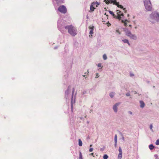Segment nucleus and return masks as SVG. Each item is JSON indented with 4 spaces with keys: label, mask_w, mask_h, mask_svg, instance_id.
<instances>
[{
    "label": "nucleus",
    "mask_w": 159,
    "mask_h": 159,
    "mask_svg": "<svg viewBox=\"0 0 159 159\" xmlns=\"http://www.w3.org/2000/svg\"><path fill=\"white\" fill-rule=\"evenodd\" d=\"M65 28L68 30V33L72 36H74L77 34L76 29L72 25H67Z\"/></svg>",
    "instance_id": "nucleus-1"
},
{
    "label": "nucleus",
    "mask_w": 159,
    "mask_h": 159,
    "mask_svg": "<svg viewBox=\"0 0 159 159\" xmlns=\"http://www.w3.org/2000/svg\"><path fill=\"white\" fill-rule=\"evenodd\" d=\"M117 0H104V1L106 3L108 4L109 3H112L113 5L117 6L120 8L121 9H123V10L125 11V12L126 13L127 12L126 10H125V8H123V7L121 5H119V2H116Z\"/></svg>",
    "instance_id": "nucleus-2"
},
{
    "label": "nucleus",
    "mask_w": 159,
    "mask_h": 159,
    "mask_svg": "<svg viewBox=\"0 0 159 159\" xmlns=\"http://www.w3.org/2000/svg\"><path fill=\"white\" fill-rule=\"evenodd\" d=\"M60 12L64 14L67 12V9L66 7L64 5H61L59 7L58 9Z\"/></svg>",
    "instance_id": "nucleus-3"
},
{
    "label": "nucleus",
    "mask_w": 159,
    "mask_h": 159,
    "mask_svg": "<svg viewBox=\"0 0 159 159\" xmlns=\"http://www.w3.org/2000/svg\"><path fill=\"white\" fill-rule=\"evenodd\" d=\"M152 17H153L157 21H158L159 20V14L156 12H154L152 14Z\"/></svg>",
    "instance_id": "nucleus-4"
},
{
    "label": "nucleus",
    "mask_w": 159,
    "mask_h": 159,
    "mask_svg": "<svg viewBox=\"0 0 159 159\" xmlns=\"http://www.w3.org/2000/svg\"><path fill=\"white\" fill-rule=\"evenodd\" d=\"M144 5L146 10L148 11H151L152 9L151 4V3L145 4Z\"/></svg>",
    "instance_id": "nucleus-5"
},
{
    "label": "nucleus",
    "mask_w": 159,
    "mask_h": 159,
    "mask_svg": "<svg viewBox=\"0 0 159 159\" xmlns=\"http://www.w3.org/2000/svg\"><path fill=\"white\" fill-rule=\"evenodd\" d=\"M126 35L133 39H135L136 38V37L135 35L132 34L129 31H128L126 32Z\"/></svg>",
    "instance_id": "nucleus-6"
},
{
    "label": "nucleus",
    "mask_w": 159,
    "mask_h": 159,
    "mask_svg": "<svg viewBox=\"0 0 159 159\" xmlns=\"http://www.w3.org/2000/svg\"><path fill=\"white\" fill-rule=\"evenodd\" d=\"M119 154L118 155V159H121L122 157V149L120 147L119 148Z\"/></svg>",
    "instance_id": "nucleus-7"
},
{
    "label": "nucleus",
    "mask_w": 159,
    "mask_h": 159,
    "mask_svg": "<svg viewBox=\"0 0 159 159\" xmlns=\"http://www.w3.org/2000/svg\"><path fill=\"white\" fill-rule=\"evenodd\" d=\"M120 104V103L118 102L116 103L113 107V109L114 111L116 112L117 111V107Z\"/></svg>",
    "instance_id": "nucleus-8"
},
{
    "label": "nucleus",
    "mask_w": 159,
    "mask_h": 159,
    "mask_svg": "<svg viewBox=\"0 0 159 159\" xmlns=\"http://www.w3.org/2000/svg\"><path fill=\"white\" fill-rule=\"evenodd\" d=\"M89 28L90 30L89 34H90L92 35L93 34V31L94 30V26H90Z\"/></svg>",
    "instance_id": "nucleus-9"
},
{
    "label": "nucleus",
    "mask_w": 159,
    "mask_h": 159,
    "mask_svg": "<svg viewBox=\"0 0 159 159\" xmlns=\"http://www.w3.org/2000/svg\"><path fill=\"white\" fill-rule=\"evenodd\" d=\"M74 91H75V90H74V89H73V92H72V97L71 105V111H72V112H73V104L75 102V100H74L73 101V94H74Z\"/></svg>",
    "instance_id": "nucleus-10"
},
{
    "label": "nucleus",
    "mask_w": 159,
    "mask_h": 159,
    "mask_svg": "<svg viewBox=\"0 0 159 159\" xmlns=\"http://www.w3.org/2000/svg\"><path fill=\"white\" fill-rule=\"evenodd\" d=\"M95 3L94 2H92L90 7V10L91 11H93L95 9L94 7L93 6Z\"/></svg>",
    "instance_id": "nucleus-11"
},
{
    "label": "nucleus",
    "mask_w": 159,
    "mask_h": 159,
    "mask_svg": "<svg viewBox=\"0 0 159 159\" xmlns=\"http://www.w3.org/2000/svg\"><path fill=\"white\" fill-rule=\"evenodd\" d=\"M140 107H141L143 108L145 106V103L144 102L142 101H140Z\"/></svg>",
    "instance_id": "nucleus-12"
},
{
    "label": "nucleus",
    "mask_w": 159,
    "mask_h": 159,
    "mask_svg": "<svg viewBox=\"0 0 159 159\" xmlns=\"http://www.w3.org/2000/svg\"><path fill=\"white\" fill-rule=\"evenodd\" d=\"M57 4H61L64 2V0H55Z\"/></svg>",
    "instance_id": "nucleus-13"
},
{
    "label": "nucleus",
    "mask_w": 159,
    "mask_h": 159,
    "mask_svg": "<svg viewBox=\"0 0 159 159\" xmlns=\"http://www.w3.org/2000/svg\"><path fill=\"white\" fill-rule=\"evenodd\" d=\"M109 12L110 13V14H111L112 16L114 18H115L116 17V15H115V14L113 13V12L111 11H109Z\"/></svg>",
    "instance_id": "nucleus-14"
},
{
    "label": "nucleus",
    "mask_w": 159,
    "mask_h": 159,
    "mask_svg": "<svg viewBox=\"0 0 159 159\" xmlns=\"http://www.w3.org/2000/svg\"><path fill=\"white\" fill-rule=\"evenodd\" d=\"M122 41L123 42H124V43H128V44L129 45H130V44L129 43V41L128 40H127V39H124L123 40H122Z\"/></svg>",
    "instance_id": "nucleus-15"
},
{
    "label": "nucleus",
    "mask_w": 159,
    "mask_h": 159,
    "mask_svg": "<svg viewBox=\"0 0 159 159\" xmlns=\"http://www.w3.org/2000/svg\"><path fill=\"white\" fill-rule=\"evenodd\" d=\"M88 73H89V71L88 70L87 71V72H85L84 73V75H83V76L84 77H85V78H86L87 77V75H88Z\"/></svg>",
    "instance_id": "nucleus-16"
},
{
    "label": "nucleus",
    "mask_w": 159,
    "mask_h": 159,
    "mask_svg": "<svg viewBox=\"0 0 159 159\" xmlns=\"http://www.w3.org/2000/svg\"><path fill=\"white\" fill-rule=\"evenodd\" d=\"M79 145L81 146L82 145V142L80 139H79Z\"/></svg>",
    "instance_id": "nucleus-17"
},
{
    "label": "nucleus",
    "mask_w": 159,
    "mask_h": 159,
    "mask_svg": "<svg viewBox=\"0 0 159 159\" xmlns=\"http://www.w3.org/2000/svg\"><path fill=\"white\" fill-rule=\"evenodd\" d=\"M149 148L150 150H152L154 148V146L152 144H151L149 146Z\"/></svg>",
    "instance_id": "nucleus-18"
},
{
    "label": "nucleus",
    "mask_w": 159,
    "mask_h": 159,
    "mask_svg": "<svg viewBox=\"0 0 159 159\" xmlns=\"http://www.w3.org/2000/svg\"><path fill=\"white\" fill-rule=\"evenodd\" d=\"M144 4L151 3L150 0H144Z\"/></svg>",
    "instance_id": "nucleus-19"
},
{
    "label": "nucleus",
    "mask_w": 159,
    "mask_h": 159,
    "mask_svg": "<svg viewBox=\"0 0 159 159\" xmlns=\"http://www.w3.org/2000/svg\"><path fill=\"white\" fill-rule=\"evenodd\" d=\"M115 93L113 92L111 93L110 94V96L111 98H113L114 97Z\"/></svg>",
    "instance_id": "nucleus-20"
},
{
    "label": "nucleus",
    "mask_w": 159,
    "mask_h": 159,
    "mask_svg": "<svg viewBox=\"0 0 159 159\" xmlns=\"http://www.w3.org/2000/svg\"><path fill=\"white\" fill-rule=\"evenodd\" d=\"M127 20H125V21H124L123 20H122V22L124 23V25L125 26H126L127 25V23L125 22L126 21H127Z\"/></svg>",
    "instance_id": "nucleus-21"
},
{
    "label": "nucleus",
    "mask_w": 159,
    "mask_h": 159,
    "mask_svg": "<svg viewBox=\"0 0 159 159\" xmlns=\"http://www.w3.org/2000/svg\"><path fill=\"white\" fill-rule=\"evenodd\" d=\"M108 156L106 155H104L103 156V158L104 159H107L108 158Z\"/></svg>",
    "instance_id": "nucleus-22"
},
{
    "label": "nucleus",
    "mask_w": 159,
    "mask_h": 159,
    "mask_svg": "<svg viewBox=\"0 0 159 159\" xmlns=\"http://www.w3.org/2000/svg\"><path fill=\"white\" fill-rule=\"evenodd\" d=\"M79 159H82V155L81 152H80Z\"/></svg>",
    "instance_id": "nucleus-23"
},
{
    "label": "nucleus",
    "mask_w": 159,
    "mask_h": 159,
    "mask_svg": "<svg viewBox=\"0 0 159 159\" xmlns=\"http://www.w3.org/2000/svg\"><path fill=\"white\" fill-rule=\"evenodd\" d=\"M103 59H104V60H106L107 59V56L106 55V54H104L103 55Z\"/></svg>",
    "instance_id": "nucleus-24"
},
{
    "label": "nucleus",
    "mask_w": 159,
    "mask_h": 159,
    "mask_svg": "<svg viewBox=\"0 0 159 159\" xmlns=\"http://www.w3.org/2000/svg\"><path fill=\"white\" fill-rule=\"evenodd\" d=\"M115 18L119 19V20H120L121 18V17L120 16V15H118L116 16V17Z\"/></svg>",
    "instance_id": "nucleus-25"
},
{
    "label": "nucleus",
    "mask_w": 159,
    "mask_h": 159,
    "mask_svg": "<svg viewBox=\"0 0 159 159\" xmlns=\"http://www.w3.org/2000/svg\"><path fill=\"white\" fill-rule=\"evenodd\" d=\"M115 142H117V136L116 134L115 136Z\"/></svg>",
    "instance_id": "nucleus-26"
},
{
    "label": "nucleus",
    "mask_w": 159,
    "mask_h": 159,
    "mask_svg": "<svg viewBox=\"0 0 159 159\" xmlns=\"http://www.w3.org/2000/svg\"><path fill=\"white\" fill-rule=\"evenodd\" d=\"M116 11H117V15H120V14L121 13V11L119 10H117Z\"/></svg>",
    "instance_id": "nucleus-27"
},
{
    "label": "nucleus",
    "mask_w": 159,
    "mask_h": 159,
    "mask_svg": "<svg viewBox=\"0 0 159 159\" xmlns=\"http://www.w3.org/2000/svg\"><path fill=\"white\" fill-rule=\"evenodd\" d=\"M156 144L157 145H159V139H157L156 142Z\"/></svg>",
    "instance_id": "nucleus-28"
},
{
    "label": "nucleus",
    "mask_w": 159,
    "mask_h": 159,
    "mask_svg": "<svg viewBox=\"0 0 159 159\" xmlns=\"http://www.w3.org/2000/svg\"><path fill=\"white\" fill-rule=\"evenodd\" d=\"M96 77H95L96 78H98V77H99V75L98 73H96Z\"/></svg>",
    "instance_id": "nucleus-29"
},
{
    "label": "nucleus",
    "mask_w": 159,
    "mask_h": 159,
    "mask_svg": "<svg viewBox=\"0 0 159 159\" xmlns=\"http://www.w3.org/2000/svg\"><path fill=\"white\" fill-rule=\"evenodd\" d=\"M116 33H118L119 34H120V32L119 31V30H116Z\"/></svg>",
    "instance_id": "nucleus-30"
},
{
    "label": "nucleus",
    "mask_w": 159,
    "mask_h": 159,
    "mask_svg": "<svg viewBox=\"0 0 159 159\" xmlns=\"http://www.w3.org/2000/svg\"><path fill=\"white\" fill-rule=\"evenodd\" d=\"M93 150V148H90L89 149V151L90 152H91Z\"/></svg>",
    "instance_id": "nucleus-31"
},
{
    "label": "nucleus",
    "mask_w": 159,
    "mask_h": 159,
    "mask_svg": "<svg viewBox=\"0 0 159 159\" xmlns=\"http://www.w3.org/2000/svg\"><path fill=\"white\" fill-rule=\"evenodd\" d=\"M150 129H152V125H151L150 126Z\"/></svg>",
    "instance_id": "nucleus-32"
},
{
    "label": "nucleus",
    "mask_w": 159,
    "mask_h": 159,
    "mask_svg": "<svg viewBox=\"0 0 159 159\" xmlns=\"http://www.w3.org/2000/svg\"><path fill=\"white\" fill-rule=\"evenodd\" d=\"M98 66L99 67H101V64L100 63H99L98 64Z\"/></svg>",
    "instance_id": "nucleus-33"
},
{
    "label": "nucleus",
    "mask_w": 159,
    "mask_h": 159,
    "mask_svg": "<svg viewBox=\"0 0 159 159\" xmlns=\"http://www.w3.org/2000/svg\"><path fill=\"white\" fill-rule=\"evenodd\" d=\"M126 95L127 96H130V94L129 93H127L126 94Z\"/></svg>",
    "instance_id": "nucleus-34"
},
{
    "label": "nucleus",
    "mask_w": 159,
    "mask_h": 159,
    "mask_svg": "<svg viewBox=\"0 0 159 159\" xmlns=\"http://www.w3.org/2000/svg\"><path fill=\"white\" fill-rule=\"evenodd\" d=\"M90 155H92V156H93V157H94V153H91L90 154Z\"/></svg>",
    "instance_id": "nucleus-35"
},
{
    "label": "nucleus",
    "mask_w": 159,
    "mask_h": 159,
    "mask_svg": "<svg viewBox=\"0 0 159 159\" xmlns=\"http://www.w3.org/2000/svg\"><path fill=\"white\" fill-rule=\"evenodd\" d=\"M117 146V142H115V147H116Z\"/></svg>",
    "instance_id": "nucleus-36"
},
{
    "label": "nucleus",
    "mask_w": 159,
    "mask_h": 159,
    "mask_svg": "<svg viewBox=\"0 0 159 159\" xmlns=\"http://www.w3.org/2000/svg\"><path fill=\"white\" fill-rule=\"evenodd\" d=\"M107 24H108L107 25L109 26H110V25H111V24L109 23V22H108V23H107Z\"/></svg>",
    "instance_id": "nucleus-37"
},
{
    "label": "nucleus",
    "mask_w": 159,
    "mask_h": 159,
    "mask_svg": "<svg viewBox=\"0 0 159 159\" xmlns=\"http://www.w3.org/2000/svg\"><path fill=\"white\" fill-rule=\"evenodd\" d=\"M123 13H121L120 14V16H123Z\"/></svg>",
    "instance_id": "nucleus-38"
},
{
    "label": "nucleus",
    "mask_w": 159,
    "mask_h": 159,
    "mask_svg": "<svg viewBox=\"0 0 159 159\" xmlns=\"http://www.w3.org/2000/svg\"><path fill=\"white\" fill-rule=\"evenodd\" d=\"M130 76H134V74H130Z\"/></svg>",
    "instance_id": "nucleus-39"
},
{
    "label": "nucleus",
    "mask_w": 159,
    "mask_h": 159,
    "mask_svg": "<svg viewBox=\"0 0 159 159\" xmlns=\"http://www.w3.org/2000/svg\"><path fill=\"white\" fill-rule=\"evenodd\" d=\"M130 112V114H132V112Z\"/></svg>",
    "instance_id": "nucleus-40"
},
{
    "label": "nucleus",
    "mask_w": 159,
    "mask_h": 159,
    "mask_svg": "<svg viewBox=\"0 0 159 159\" xmlns=\"http://www.w3.org/2000/svg\"><path fill=\"white\" fill-rule=\"evenodd\" d=\"M92 146V144H91V145H90V147Z\"/></svg>",
    "instance_id": "nucleus-41"
}]
</instances>
